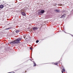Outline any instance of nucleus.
Wrapping results in <instances>:
<instances>
[{
	"label": "nucleus",
	"mask_w": 73,
	"mask_h": 73,
	"mask_svg": "<svg viewBox=\"0 0 73 73\" xmlns=\"http://www.w3.org/2000/svg\"><path fill=\"white\" fill-rule=\"evenodd\" d=\"M63 71L64 72H65V69H62Z\"/></svg>",
	"instance_id": "9d476101"
},
{
	"label": "nucleus",
	"mask_w": 73,
	"mask_h": 73,
	"mask_svg": "<svg viewBox=\"0 0 73 73\" xmlns=\"http://www.w3.org/2000/svg\"><path fill=\"white\" fill-rule=\"evenodd\" d=\"M33 31H36L38 29V28L37 27H34L33 28Z\"/></svg>",
	"instance_id": "7ed1b4c3"
},
{
	"label": "nucleus",
	"mask_w": 73,
	"mask_h": 73,
	"mask_svg": "<svg viewBox=\"0 0 73 73\" xmlns=\"http://www.w3.org/2000/svg\"><path fill=\"white\" fill-rule=\"evenodd\" d=\"M38 42H39V41H38V40H37L36 41V43H38Z\"/></svg>",
	"instance_id": "9b49d317"
},
{
	"label": "nucleus",
	"mask_w": 73,
	"mask_h": 73,
	"mask_svg": "<svg viewBox=\"0 0 73 73\" xmlns=\"http://www.w3.org/2000/svg\"><path fill=\"white\" fill-rule=\"evenodd\" d=\"M58 64V63H55L54 64H55V65H57Z\"/></svg>",
	"instance_id": "4468645a"
},
{
	"label": "nucleus",
	"mask_w": 73,
	"mask_h": 73,
	"mask_svg": "<svg viewBox=\"0 0 73 73\" xmlns=\"http://www.w3.org/2000/svg\"><path fill=\"white\" fill-rule=\"evenodd\" d=\"M25 72H27V71H25Z\"/></svg>",
	"instance_id": "f3484780"
},
{
	"label": "nucleus",
	"mask_w": 73,
	"mask_h": 73,
	"mask_svg": "<svg viewBox=\"0 0 73 73\" xmlns=\"http://www.w3.org/2000/svg\"><path fill=\"white\" fill-rule=\"evenodd\" d=\"M21 40V38H19L13 41H12V42H11V44H18V43H19L20 42V41Z\"/></svg>",
	"instance_id": "f257e3e1"
},
{
	"label": "nucleus",
	"mask_w": 73,
	"mask_h": 73,
	"mask_svg": "<svg viewBox=\"0 0 73 73\" xmlns=\"http://www.w3.org/2000/svg\"><path fill=\"white\" fill-rule=\"evenodd\" d=\"M33 66H36V63L35 62H33Z\"/></svg>",
	"instance_id": "6e6552de"
},
{
	"label": "nucleus",
	"mask_w": 73,
	"mask_h": 73,
	"mask_svg": "<svg viewBox=\"0 0 73 73\" xmlns=\"http://www.w3.org/2000/svg\"><path fill=\"white\" fill-rule=\"evenodd\" d=\"M55 11L56 12H61V11H60V10H58V9H56V10H55Z\"/></svg>",
	"instance_id": "20e7f679"
},
{
	"label": "nucleus",
	"mask_w": 73,
	"mask_h": 73,
	"mask_svg": "<svg viewBox=\"0 0 73 73\" xmlns=\"http://www.w3.org/2000/svg\"><path fill=\"white\" fill-rule=\"evenodd\" d=\"M11 29L10 28H7V29H5V30H7V29Z\"/></svg>",
	"instance_id": "f8f14e48"
},
{
	"label": "nucleus",
	"mask_w": 73,
	"mask_h": 73,
	"mask_svg": "<svg viewBox=\"0 0 73 73\" xmlns=\"http://www.w3.org/2000/svg\"><path fill=\"white\" fill-rule=\"evenodd\" d=\"M21 14L23 16H25V15H26V14H25V13H24V12H22L21 13Z\"/></svg>",
	"instance_id": "423d86ee"
},
{
	"label": "nucleus",
	"mask_w": 73,
	"mask_h": 73,
	"mask_svg": "<svg viewBox=\"0 0 73 73\" xmlns=\"http://www.w3.org/2000/svg\"><path fill=\"white\" fill-rule=\"evenodd\" d=\"M20 32V31L19 30H16V33H19Z\"/></svg>",
	"instance_id": "1a4fd4ad"
},
{
	"label": "nucleus",
	"mask_w": 73,
	"mask_h": 73,
	"mask_svg": "<svg viewBox=\"0 0 73 73\" xmlns=\"http://www.w3.org/2000/svg\"><path fill=\"white\" fill-rule=\"evenodd\" d=\"M30 49L31 50H32V48L30 47Z\"/></svg>",
	"instance_id": "ddd939ff"
},
{
	"label": "nucleus",
	"mask_w": 73,
	"mask_h": 73,
	"mask_svg": "<svg viewBox=\"0 0 73 73\" xmlns=\"http://www.w3.org/2000/svg\"><path fill=\"white\" fill-rule=\"evenodd\" d=\"M70 35H71V36H72V37H73V35H72V34H70Z\"/></svg>",
	"instance_id": "2eb2a0df"
},
{
	"label": "nucleus",
	"mask_w": 73,
	"mask_h": 73,
	"mask_svg": "<svg viewBox=\"0 0 73 73\" xmlns=\"http://www.w3.org/2000/svg\"><path fill=\"white\" fill-rule=\"evenodd\" d=\"M4 8V5H1L0 6V8L1 9H3Z\"/></svg>",
	"instance_id": "0eeeda50"
},
{
	"label": "nucleus",
	"mask_w": 73,
	"mask_h": 73,
	"mask_svg": "<svg viewBox=\"0 0 73 73\" xmlns=\"http://www.w3.org/2000/svg\"><path fill=\"white\" fill-rule=\"evenodd\" d=\"M44 12H45V11L44 10H41L38 13V14H40V13H44Z\"/></svg>",
	"instance_id": "f03ea898"
},
{
	"label": "nucleus",
	"mask_w": 73,
	"mask_h": 73,
	"mask_svg": "<svg viewBox=\"0 0 73 73\" xmlns=\"http://www.w3.org/2000/svg\"><path fill=\"white\" fill-rule=\"evenodd\" d=\"M62 73H63V71H62Z\"/></svg>",
	"instance_id": "dca6fc26"
},
{
	"label": "nucleus",
	"mask_w": 73,
	"mask_h": 73,
	"mask_svg": "<svg viewBox=\"0 0 73 73\" xmlns=\"http://www.w3.org/2000/svg\"><path fill=\"white\" fill-rule=\"evenodd\" d=\"M65 15L64 14L63 15H62V16L61 17V18H62V19H64L65 18Z\"/></svg>",
	"instance_id": "39448f33"
}]
</instances>
